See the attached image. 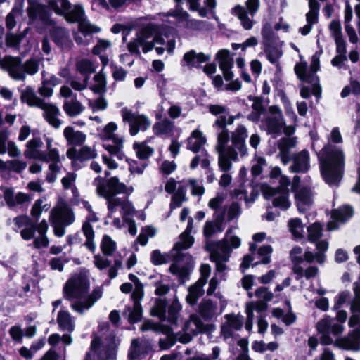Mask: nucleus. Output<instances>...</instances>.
<instances>
[{
    "label": "nucleus",
    "mask_w": 360,
    "mask_h": 360,
    "mask_svg": "<svg viewBox=\"0 0 360 360\" xmlns=\"http://www.w3.org/2000/svg\"><path fill=\"white\" fill-rule=\"evenodd\" d=\"M233 122V117L229 120L226 117H218L214 127L217 130V141L215 146L218 154V165L221 172H227L232 168V162L238 160V156L244 157L248 154L245 143L248 129L243 124H238L231 132V144L229 145L230 136L226 129L227 124Z\"/></svg>",
    "instance_id": "obj_1"
},
{
    "label": "nucleus",
    "mask_w": 360,
    "mask_h": 360,
    "mask_svg": "<svg viewBox=\"0 0 360 360\" xmlns=\"http://www.w3.org/2000/svg\"><path fill=\"white\" fill-rule=\"evenodd\" d=\"M93 185L96 188L97 195L107 201L108 210L107 217L112 218L117 207H120L122 218L129 225V233L136 235L137 229L135 222L129 219V217L134 214L135 208L128 199L134 191L133 188L127 186L116 176L108 179L98 176L94 179Z\"/></svg>",
    "instance_id": "obj_2"
},
{
    "label": "nucleus",
    "mask_w": 360,
    "mask_h": 360,
    "mask_svg": "<svg viewBox=\"0 0 360 360\" xmlns=\"http://www.w3.org/2000/svg\"><path fill=\"white\" fill-rule=\"evenodd\" d=\"M328 140L327 145L318 154L321 164V174L327 184L337 186L342 176L345 167V154L342 148L331 143L342 142L338 127L332 129Z\"/></svg>",
    "instance_id": "obj_3"
},
{
    "label": "nucleus",
    "mask_w": 360,
    "mask_h": 360,
    "mask_svg": "<svg viewBox=\"0 0 360 360\" xmlns=\"http://www.w3.org/2000/svg\"><path fill=\"white\" fill-rule=\"evenodd\" d=\"M90 282L86 276L76 274L68 280L63 287V297L70 302L71 309L83 314L90 309L103 296V288L95 287L90 294Z\"/></svg>",
    "instance_id": "obj_4"
},
{
    "label": "nucleus",
    "mask_w": 360,
    "mask_h": 360,
    "mask_svg": "<svg viewBox=\"0 0 360 360\" xmlns=\"http://www.w3.org/2000/svg\"><path fill=\"white\" fill-rule=\"evenodd\" d=\"M193 223V219L190 218L186 230L179 236V241L176 243L172 249L175 262L171 264L169 271L179 278L181 283H185L188 279L193 264L192 256L182 252L183 250L191 248L194 243V238L191 236Z\"/></svg>",
    "instance_id": "obj_5"
},
{
    "label": "nucleus",
    "mask_w": 360,
    "mask_h": 360,
    "mask_svg": "<svg viewBox=\"0 0 360 360\" xmlns=\"http://www.w3.org/2000/svg\"><path fill=\"white\" fill-rule=\"evenodd\" d=\"M43 58L31 57L22 63L19 57L6 56L0 61V67L15 81H25L26 75L33 76L39 70Z\"/></svg>",
    "instance_id": "obj_6"
},
{
    "label": "nucleus",
    "mask_w": 360,
    "mask_h": 360,
    "mask_svg": "<svg viewBox=\"0 0 360 360\" xmlns=\"http://www.w3.org/2000/svg\"><path fill=\"white\" fill-rule=\"evenodd\" d=\"M157 27L154 24H148L143 27L127 44L129 51L138 56L141 55L139 47L142 46L144 53L151 51L154 47V43L164 44L165 40L156 36Z\"/></svg>",
    "instance_id": "obj_7"
},
{
    "label": "nucleus",
    "mask_w": 360,
    "mask_h": 360,
    "mask_svg": "<svg viewBox=\"0 0 360 360\" xmlns=\"http://www.w3.org/2000/svg\"><path fill=\"white\" fill-rule=\"evenodd\" d=\"M75 214L66 203H61L53 208L49 220L56 236L62 237L65 233V227L75 221Z\"/></svg>",
    "instance_id": "obj_8"
},
{
    "label": "nucleus",
    "mask_w": 360,
    "mask_h": 360,
    "mask_svg": "<svg viewBox=\"0 0 360 360\" xmlns=\"http://www.w3.org/2000/svg\"><path fill=\"white\" fill-rule=\"evenodd\" d=\"M49 6L56 13L64 16L65 20L70 22H77L79 24L86 18L83 7L79 4H76L71 8L68 0L51 1Z\"/></svg>",
    "instance_id": "obj_9"
},
{
    "label": "nucleus",
    "mask_w": 360,
    "mask_h": 360,
    "mask_svg": "<svg viewBox=\"0 0 360 360\" xmlns=\"http://www.w3.org/2000/svg\"><path fill=\"white\" fill-rule=\"evenodd\" d=\"M46 150L44 151L46 158L43 160L44 162H50L46 173V181L49 183L54 182L57 179V174L61 170L62 158L60 156L59 150L53 147V139L46 138Z\"/></svg>",
    "instance_id": "obj_10"
},
{
    "label": "nucleus",
    "mask_w": 360,
    "mask_h": 360,
    "mask_svg": "<svg viewBox=\"0 0 360 360\" xmlns=\"http://www.w3.org/2000/svg\"><path fill=\"white\" fill-rule=\"evenodd\" d=\"M121 115L123 121L129 123L131 136H136L139 131H146L151 125V120L147 115L133 112L127 108L121 110Z\"/></svg>",
    "instance_id": "obj_11"
},
{
    "label": "nucleus",
    "mask_w": 360,
    "mask_h": 360,
    "mask_svg": "<svg viewBox=\"0 0 360 360\" xmlns=\"http://www.w3.org/2000/svg\"><path fill=\"white\" fill-rule=\"evenodd\" d=\"M269 110L270 114L263 121V126L268 134L276 138L283 132L285 120L281 110L278 106H270Z\"/></svg>",
    "instance_id": "obj_12"
},
{
    "label": "nucleus",
    "mask_w": 360,
    "mask_h": 360,
    "mask_svg": "<svg viewBox=\"0 0 360 360\" xmlns=\"http://www.w3.org/2000/svg\"><path fill=\"white\" fill-rule=\"evenodd\" d=\"M259 6V0H247L245 6H236L232 9V14L237 16L244 29L249 30L253 27L252 18L257 13Z\"/></svg>",
    "instance_id": "obj_13"
},
{
    "label": "nucleus",
    "mask_w": 360,
    "mask_h": 360,
    "mask_svg": "<svg viewBox=\"0 0 360 360\" xmlns=\"http://www.w3.org/2000/svg\"><path fill=\"white\" fill-rule=\"evenodd\" d=\"M272 252V247L269 245H265L260 247L256 254H248L245 255L240 266V269L244 272L250 267L251 263L256 257L258 259V261L255 262L253 264V266H257L259 264H267L270 263Z\"/></svg>",
    "instance_id": "obj_14"
},
{
    "label": "nucleus",
    "mask_w": 360,
    "mask_h": 360,
    "mask_svg": "<svg viewBox=\"0 0 360 360\" xmlns=\"http://www.w3.org/2000/svg\"><path fill=\"white\" fill-rule=\"evenodd\" d=\"M218 297L220 300L219 307L217 306V303L213 302L210 300H203L200 304L199 313L205 320L211 321L221 314L224 311L227 302L221 295H218Z\"/></svg>",
    "instance_id": "obj_15"
},
{
    "label": "nucleus",
    "mask_w": 360,
    "mask_h": 360,
    "mask_svg": "<svg viewBox=\"0 0 360 360\" xmlns=\"http://www.w3.org/2000/svg\"><path fill=\"white\" fill-rule=\"evenodd\" d=\"M232 230H227L224 238L220 241L207 240L205 246L206 250H219L225 253V250H228L229 255H231L232 248H238L241 243L240 239L236 236L231 235Z\"/></svg>",
    "instance_id": "obj_16"
},
{
    "label": "nucleus",
    "mask_w": 360,
    "mask_h": 360,
    "mask_svg": "<svg viewBox=\"0 0 360 360\" xmlns=\"http://www.w3.org/2000/svg\"><path fill=\"white\" fill-rule=\"evenodd\" d=\"M27 14L30 23L41 22L43 24L51 23L49 18V13L46 8L37 0H28Z\"/></svg>",
    "instance_id": "obj_17"
},
{
    "label": "nucleus",
    "mask_w": 360,
    "mask_h": 360,
    "mask_svg": "<svg viewBox=\"0 0 360 360\" xmlns=\"http://www.w3.org/2000/svg\"><path fill=\"white\" fill-rule=\"evenodd\" d=\"M334 345L346 350L360 351V329L356 328L347 335L337 338Z\"/></svg>",
    "instance_id": "obj_18"
},
{
    "label": "nucleus",
    "mask_w": 360,
    "mask_h": 360,
    "mask_svg": "<svg viewBox=\"0 0 360 360\" xmlns=\"http://www.w3.org/2000/svg\"><path fill=\"white\" fill-rule=\"evenodd\" d=\"M39 108L43 110L44 118L51 127L55 129L60 127L63 122L59 118L60 110L56 105L44 101Z\"/></svg>",
    "instance_id": "obj_19"
},
{
    "label": "nucleus",
    "mask_w": 360,
    "mask_h": 360,
    "mask_svg": "<svg viewBox=\"0 0 360 360\" xmlns=\"http://www.w3.org/2000/svg\"><path fill=\"white\" fill-rule=\"evenodd\" d=\"M226 321L221 326V334L227 339L234 336V333L240 330L243 324V317L240 315L226 314Z\"/></svg>",
    "instance_id": "obj_20"
},
{
    "label": "nucleus",
    "mask_w": 360,
    "mask_h": 360,
    "mask_svg": "<svg viewBox=\"0 0 360 360\" xmlns=\"http://www.w3.org/2000/svg\"><path fill=\"white\" fill-rule=\"evenodd\" d=\"M53 42L63 51H69L73 43L70 37L69 32L62 27H54L50 32Z\"/></svg>",
    "instance_id": "obj_21"
},
{
    "label": "nucleus",
    "mask_w": 360,
    "mask_h": 360,
    "mask_svg": "<svg viewBox=\"0 0 360 360\" xmlns=\"http://www.w3.org/2000/svg\"><path fill=\"white\" fill-rule=\"evenodd\" d=\"M210 252L211 261L214 262L216 264V272L217 276L219 277L220 280L224 279V272L228 269V266L226 265L229 259L230 255H229L228 250H225V253L214 248V250H206Z\"/></svg>",
    "instance_id": "obj_22"
},
{
    "label": "nucleus",
    "mask_w": 360,
    "mask_h": 360,
    "mask_svg": "<svg viewBox=\"0 0 360 360\" xmlns=\"http://www.w3.org/2000/svg\"><path fill=\"white\" fill-rule=\"evenodd\" d=\"M66 155L72 160V164H74L77 160L83 162L94 159L97 156V153L94 147L83 146L78 150L75 147L69 148Z\"/></svg>",
    "instance_id": "obj_23"
},
{
    "label": "nucleus",
    "mask_w": 360,
    "mask_h": 360,
    "mask_svg": "<svg viewBox=\"0 0 360 360\" xmlns=\"http://www.w3.org/2000/svg\"><path fill=\"white\" fill-rule=\"evenodd\" d=\"M98 221V218L97 217L96 213L92 210L91 212H89V214L86 218V221L82 226V231L86 238L84 245L91 252L95 251L96 245L94 241V231L90 223L96 222Z\"/></svg>",
    "instance_id": "obj_24"
},
{
    "label": "nucleus",
    "mask_w": 360,
    "mask_h": 360,
    "mask_svg": "<svg viewBox=\"0 0 360 360\" xmlns=\"http://www.w3.org/2000/svg\"><path fill=\"white\" fill-rule=\"evenodd\" d=\"M291 160L292 165L290 167V170L293 173H306L310 168L309 153L307 150L295 154Z\"/></svg>",
    "instance_id": "obj_25"
},
{
    "label": "nucleus",
    "mask_w": 360,
    "mask_h": 360,
    "mask_svg": "<svg viewBox=\"0 0 360 360\" xmlns=\"http://www.w3.org/2000/svg\"><path fill=\"white\" fill-rule=\"evenodd\" d=\"M44 143L39 137H33L26 143L24 155L27 158L39 160L43 162L46 158L44 150H41Z\"/></svg>",
    "instance_id": "obj_26"
},
{
    "label": "nucleus",
    "mask_w": 360,
    "mask_h": 360,
    "mask_svg": "<svg viewBox=\"0 0 360 360\" xmlns=\"http://www.w3.org/2000/svg\"><path fill=\"white\" fill-rule=\"evenodd\" d=\"M206 142L207 139L202 132L199 129H195L187 139L186 148L195 153L201 151L202 155L207 156V151L202 148Z\"/></svg>",
    "instance_id": "obj_27"
},
{
    "label": "nucleus",
    "mask_w": 360,
    "mask_h": 360,
    "mask_svg": "<svg viewBox=\"0 0 360 360\" xmlns=\"http://www.w3.org/2000/svg\"><path fill=\"white\" fill-rule=\"evenodd\" d=\"M316 328L319 332H330L335 336L340 335L345 330L342 323L329 317L320 320L316 324Z\"/></svg>",
    "instance_id": "obj_28"
},
{
    "label": "nucleus",
    "mask_w": 360,
    "mask_h": 360,
    "mask_svg": "<svg viewBox=\"0 0 360 360\" xmlns=\"http://www.w3.org/2000/svg\"><path fill=\"white\" fill-rule=\"evenodd\" d=\"M296 145L295 138H281L278 141V148L279 150L278 156L281 158L282 163L285 165H288L292 159L290 150Z\"/></svg>",
    "instance_id": "obj_29"
},
{
    "label": "nucleus",
    "mask_w": 360,
    "mask_h": 360,
    "mask_svg": "<svg viewBox=\"0 0 360 360\" xmlns=\"http://www.w3.org/2000/svg\"><path fill=\"white\" fill-rule=\"evenodd\" d=\"M224 229V215H218L214 220L205 222L203 227V235L205 238L207 245V240L218 233H221Z\"/></svg>",
    "instance_id": "obj_30"
},
{
    "label": "nucleus",
    "mask_w": 360,
    "mask_h": 360,
    "mask_svg": "<svg viewBox=\"0 0 360 360\" xmlns=\"http://www.w3.org/2000/svg\"><path fill=\"white\" fill-rule=\"evenodd\" d=\"M313 193L308 187H303L299 191H295V199L298 211L304 212L313 203Z\"/></svg>",
    "instance_id": "obj_31"
},
{
    "label": "nucleus",
    "mask_w": 360,
    "mask_h": 360,
    "mask_svg": "<svg viewBox=\"0 0 360 360\" xmlns=\"http://www.w3.org/2000/svg\"><path fill=\"white\" fill-rule=\"evenodd\" d=\"M353 215V210L349 205H345L337 210H334L332 213V217L335 220L328 224V229L329 231L338 229L336 221L345 222Z\"/></svg>",
    "instance_id": "obj_32"
},
{
    "label": "nucleus",
    "mask_w": 360,
    "mask_h": 360,
    "mask_svg": "<svg viewBox=\"0 0 360 360\" xmlns=\"http://www.w3.org/2000/svg\"><path fill=\"white\" fill-rule=\"evenodd\" d=\"M219 67L223 72L224 77L226 81H230L233 77V74L231 71L233 66V59L230 57L229 51L221 50L217 53Z\"/></svg>",
    "instance_id": "obj_33"
},
{
    "label": "nucleus",
    "mask_w": 360,
    "mask_h": 360,
    "mask_svg": "<svg viewBox=\"0 0 360 360\" xmlns=\"http://www.w3.org/2000/svg\"><path fill=\"white\" fill-rule=\"evenodd\" d=\"M184 333H188L193 335L204 333L207 330V326L203 323L200 318L196 314L191 315L183 327Z\"/></svg>",
    "instance_id": "obj_34"
},
{
    "label": "nucleus",
    "mask_w": 360,
    "mask_h": 360,
    "mask_svg": "<svg viewBox=\"0 0 360 360\" xmlns=\"http://www.w3.org/2000/svg\"><path fill=\"white\" fill-rule=\"evenodd\" d=\"M210 59L209 55L202 53H196L194 50L186 52L182 60V65L188 68L199 67L202 63L208 61Z\"/></svg>",
    "instance_id": "obj_35"
},
{
    "label": "nucleus",
    "mask_w": 360,
    "mask_h": 360,
    "mask_svg": "<svg viewBox=\"0 0 360 360\" xmlns=\"http://www.w3.org/2000/svg\"><path fill=\"white\" fill-rule=\"evenodd\" d=\"M63 135L68 143L72 146H82L86 141V135L81 131L75 130L72 127L64 129Z\"/></svg>",
    "instance_id": "obj_36"
},
{
    "label": "nucleus",
    "mask_w": 360,
    "mask_h": 360,
    "mask_svg": "<svg viewBox=\"0 0 360 360\" xmlns=\"http://www.w3.org/2000/svg\"><path fill=\"white\" fill-rule=\"evenodd\" d=\"M63 109L68 116L75 117L84 110L85 107L77 99V96H74L72 99L64 101Z\"/></svg>",
    "instance_id": "obj_37"
},
{
    "label": "nucleus",
    "mask_w": 360,
    "mask_h": 360,
    "mask_svg": "<svg viewBox=\"0 0 360 360\" xmlns=\"http://www.w3.org/2000/svg\"><path fill=\"white\" fill-rule=\"evenodd\" d=\"M20 99L22 102L26 103L29 106L37 108H39L44 101L39 97L34 89L30 86L21 90Z\"/></svg>",
    "instance_id": "obj_38"
},
{
    "label": "nucleus",
    "mask_w": 360,
    "mask_h": 360,
    "mask_svg": "<svg viewBox=\"0 0 360 360\" xmlns=\"http://www.w3.org/2000/svg\"><path fill=\"white\" fill-rule=\"evenodd\" d=\"M142 314L143 309L140 303H133L131 305H127L123 311V316L130 323H135L141 321Z\"/></svg>",
    "instance_id": "obj_39"
},
{
    "label": "nucleus",
    "mask_w": 360,
    "mask_h": 360,
    "mask_svg": "<svg viewBox=\"0 0 360 360\" xmlns=\"http://www.w3.org/2000/svg\"><path fill=\"white\" fill-rule=\"evenodd\" d=\"M175 128L174 122L168 119L157 122L153 126V131L157 136H169Z\"/></svg>",
    "instance_id": "obj_40"
},
{
    "label": "nucleus",
    "mask_w": 360,
    "mask_h": 360,
    "mask_svg": "<svg viewBox=\"0 0 360 360\" xmlns=\"http://www.w3.org/2000/svg\"><path fill=\"white\" fill-rule=\"evenodd\" d=\"M48 223L45 219H43L37 227V231L39 233L38 237L34 240V245L36 248H41L47 247L49 245V239L46 236L48 231Z\"/></svg>",
    "instance_id": "obj_41"
},
{
    "label": "nucleus",
    "mask_w": 360,
    "mask_h": 360,
    "mask_svg": "<svg viewBox=\"0 0 360 360\" xmlns=\"http://www.w3.org/2000/svg\"><path fill=\"white\" fill-rule=\"evenodd\" d=\"M57 322L63 330L72 332L75 330V319L67 311L61 310L58 312Z\"/></svg>",
    "instance_id": "obj_42"
},
{
    "label": "nucleus",
    "mask_w": 360,
    "mask_h": 360,
    "mask_svg": "<svg viewBox=\"0 0 360 360\" xmlns=\"http://www.w3.org/2000/svg\"><path fill=\"white\" fill-rule=\"evenodd\" d=\"M182 307L177 298H174L171 304L169 306L167 314H166V319L171 325L176 326L180 317V311Z\"/></svg>",
    "instance_id": "obj_43"
},
{
    "label": "nucleus",
    "mask_w": 360,
    "mask_h": 360,
    "mask_svg": "<svg viewBox=\"0 0 360 360\" xmlns=\"http://www.w3.org/2000/svg\"><path fill=\"white\" fill-rule=\"evenodd\" d=\"M184 181H179L176 191L172 196L170 209L173 210L179 207L186 198V185L183 184Z\"/></svg>",
    "instance_id": "obj_44"
},
{
    "label": "nucleus",
    "mask_w": 360,
    "mask_h": 360,
    "mask_svg": "<svg viewBox=\"0 0 360 360\" xmlns=\"http://www.w3.org/2000/svg\"><path fill=\"white\" fill-rule=\"evenodd\" d=\"M204 285L205 284L197 281L195 284L189 287L188 294L186 297V300L190 305L195 304L198 299L203 295Z\"/></svg>",
    "instance_id": "obj_45"
},
{
    "label": "nucleus",
    "mask_w": 360,
    "mask_h": 360,
    "mask_svg": "<svg viewBox=\"0 0 360 360\" xmlns=\"http://www.w3.org/2000/svg\"><path fill=\"white\" fill-rule=\"evenodd\" d=\"M113 144L104 143L103 148L108 151L111 155L116 156L119 160H122L124 158V153L122 152L123 148V138H115L112 140Z\"/></svg>",
    "instance_id": "obj_46"
},
{
    "label": "nucleus",
    "mask_w": 360,
    "mask_h": 360,
    "mask_svg": "<svg viewBox=\"0 0 360 360\" xmlns=\"http://www.w3.org/2000/svg\"><path fill=\"white\" fill-rule=\"evenodd\" d=\"M145 353V343L139 339L133 340L128 354L129 360H136Z\"/></svg>",
    "instance_id": "obj_47"
},
{
    "label": "nucleus",
    "mask_w": 360,
    "mask_h": 360,
    "mask_svg": "<svg viewBox=\"0 0 360 360\" xmlns=\"http://www.w3.org/2000/svg\"><path fill=\"white\" fill-rule=\"evenodd\" d=\"M171 259L173 263L175 259L172 254V250L168 254H162L159 250H153L150 254V261L154 265H162L168 263Z\"/></svg>",
    "instance_id": "obj_48"
},
{
    "label": "nucleus",
    "mask_w": 360,
    "mask_h": 360,
    "mask_svg": "<svg viewBox=\"0 0 360 360\" xmlns=\"http://www.w3.org/2000/svg\"><path fill=\"white\" fill-rule=\"evenodd\" d=\"M309 11L306 14V20L307 23L312 25L316 24L319 20V13L320 9V4L316 0H310L309 3Z\"/></svg>",
    "instance_id": "obj_49"
},
{
    "label": "nucleus",
    "mask_w": 360,
    "mask_h": 360,
    "mask_svg": "<svg viewBox=\"0 0 360 360\" xmlns=\"http://www.w3.org/2000/svg\"><path fill=\"white\" fill-rule=\"evenodd\" d=\"M264 52L267 59L271 63H276L279 58L282 56L283 52L280 47L274 46L270 43L264 44Z\"/></svg>",
    "instance_id": "obj_50"
},
{
    "label": "nucleus",
    "mask_w": 360,
    "mask_h": 360,
    "mask_svg": "<svg viewBox=\"0 0 360 360\" xmlns=\"http://www.w3.org/2000/svg\"><path fill=\"white\" fill-rule=\"evenodd\" d=\"M101 249L105 256H112L117 250L116 242L108 235H104L101 243Z\"/></svg>",
    "instance_id": "obj_51"
},
{
    "label": "nucleus",
    "mask_w": 360,
    "mask_h": 360,
    "mask_svg": "<svg viewBox=\"0 0 360 360\" xmlns=\"http://www.w3.org/2000/svg\"><path fill=\"white\" fill-rule=\"evenodd\" d=\"M91 90L96 94H101L105 91L106 79L102 71L94 77V84L90 87Z\"/></svg>",
    "instance_id": "obj_52"
},
{
    "label": "nucleus",
    "mask_w": 360,
    "mask_h": 360,
    "mask_svg": "<svg viewBox=\"0 0 360 360\" xmlns=\"http://www.w3.org/2000/svg\"><path fill=\"white\" fill-rule=\"evenodd\" d=\"M167 305V304L165 300L157 299L151 309V314L153 316L158 317L162 321H165L166 319Z\"/></svg>",
    "instance_id": "obj_53"
},
{
    "label": "nucleus",
    "mask_w": 360,
    "mask_h": 360,
    "mask_svg": "<svg viewBox=\"0 0 360 360\" xmlns=\"http://www.w3.org/2000/svg\"><path fill=\"white\" fill-rule=\"evenodd\" d=\"M288 227L295 238H302L303 237V225L301 219L298 218L290 219Z\"/></svg>",
    "instance_id": "obj_54"
},
{
    "label": "nucleus",
    "mask_w": 360,
    "mask_h": 360,
    "mask_svg": "<svg viewBox=\"0 0 360 360\" xmlns=\"http://www.w3.org/2000/svg\"><path fill=\"white\" fill-rule=\"evenodd\" d=\"M24 37L22 34H14L8 32L6 35V45L7 47L12 48L15 50L20 49V43Z\"/></svg>",
    "instance_id": "obj_55"
},
{
    "label": "nucleus",
    "mask_w": 360,
    "mask_h": 360,
    "mask_svg": "<svg viewBox=\"0 0 360 360\" xmlns=\"http://www.w3.org/2000/svg\"><path fill=\"white\" fill-rule=\"evenodd\" d=\"M79 31L84 36L89 35L93 33H97L101 31V28L94 24H91L85 18L78 24Z\"/></svg>",
    "instance_id": "obj_56"
},
{
    "label": "nucleus",
    "mask_w": 360,
    "mask_h": 360,
    "mask_svg": "<svg viewBox=\"0 0 360 360\" xmlns=\"http://www.w3.org/2000/svg\"><path fill=\"white\" fill-rule=\"evenodd\" d=\"M134 148L139 159L145 160L148 158L153 153V149L146 145V143H134Z\"/></svg>",
    "instance_id": "obj_57"
},
{
    "label": "nucleus",
    "mask_w": 360,
    "mask_h": 360,
    "mask_svg": "<svg viewBox=\"0 0 360 360\" xmlns=\"http://www.w3.org/2000/svg\"><path fill=\"white\" fill-rule=\"evenodd\" d=\"M288 198L289 193L288 192L282 193L274 198L272 202L273 205L282 210H286L290 206V202L289 201Z\"/></svg>",
    "instance_id": "obj_58"
},
{
    "label": "nucleus",
    "mask_w": 360,
    "mask_h": 360,
    "mask_svg": "<svg viewBox=\"0 0 360 360\" xmlns=\"http://www.w3.org/2000/svg\"><path fill=\"white\" fill-rule=\"evenodd\" d=\"M350 310L352 316H350L348 325L349 327H354L356 325H359L360 329V303H351Z\"/></svg>",
    "instance_id": "obj_59"
},
{
    "label": "nucleus",
    "mask_w": 360,
    "mask_h": 360,
    "mask_svg": "<svg viewBox=\"0 0 360 360\" xmlns=\"http://www.w3.org/2000/svg\"><path fill=\"white\" fill-rule=\"evenodd\" d=\"M265 166H266V159L262 156H255L252 160V166L251 168L252 174L255 176L260 175Z\"/></svg>",
    "instance_id": "obj_60"
},
{
    "label": "nucleus",
    "mask_w": 360,
    "mask_h": 360,
    "mask_svg": "<svg viewBox=\"0 0 360 360\" xmlns=\"http://www.w3.org/2000/svg\"><path fill=\"white\" fill-rule=\"evenodd\" d=\"M308 240L314 243L322 236V226L319 223H314L307 228Z\"/></svg>",
    "instance_id": "obj_61"
},
{
    "label": "nucleus",
    "mask_w": 360,
    "mask_h": 360,
    "mask_svg": "<svg viewBox=\"0 0 360 360\" xmlns=\"http://www.w3.org/2000/svg\"><path fill=\"white\" fill-rule=\"evenodd\" d=\"M77 70L82 75H90L95 72L94 64L87 59L80 60L77 63Z\"/></svg>",
    "instance_id": "obj_62"
},
{
    "label": "nucleus",
    "mask_w": 360,
    "mask_h": 360,
    "mask_svg": "<svg viewBox=\"0 0 360 360\" xmlns=\"http://www.w3.org/2000/svg\"><path fill=\"white\" fill-rule=\"evenodd\" d=\"M117 129V127L115 122L108 123L100 134L101 138L103 140H114L115 138H121L114 134Z\"/></svg>",
    "instance_id": "obj_63"
},
{
    "label": "nucleus",
    "mask_w": 360,
    "mask_h": 360,
    "mask_svg": "<svg viewBox=\"0 0 360 360\" xmlns=\"http://www.w3.org/2000/svg\"><path fill=\"white\" fill-rule=\"evenodd\" d=\"M255 295L259 299V300L266 303L272 300L274 297V294L271 291L268 290V288L266 287H259L256 289Z\"/></svg>",
    "instance_id": "obj_64"
}]
</instances>
